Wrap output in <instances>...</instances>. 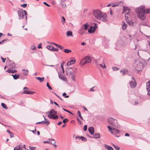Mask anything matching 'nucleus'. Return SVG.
Listing matches in <instances>:
<instances>
[{"label":"nucleus","instance_id":"obj_21","mask_svg":"<svg viewBox=\"0 0 150 150\" xmlns=\"http://www.w3.org/2000/svg\"><path fill=\"white\" fill-rule=\"evenodd\" d=\"M6 71L9 73H14L16 72L17 71L16 70H11L8 69Z\"/></svg>","mask_w":150,"mask_h":150},{"label":"nucleus","instance_id":"obj_17","mask_svg":"<svg viewBox=\"0 0 150 150\" xmlns=\"http://www.w3.org/2000/svg\"><path fill=\"white\" fill-rule=\"evenodd\" d=\"M122 29L123 30H125L127 26V24H126L124 22H122Z\"/></svg>","mask_w":150,"mask_h":150},{"label":"nucleus","instance_id":"obj_39","mask_svg":"<svg viewBox=\"0 0 150 150\" xmlns=\"http://www.w3.org/2000/svg\"><path fill=\"white\" fill-rule=\"evenodd\" d=\"M120 2H115L112 4V7L116 6H118L120 4Z\"/></svg>","mask_w":150,"mask_h":150},{"label":"nucleus","instance_id":"obj_1","mask_svg":"<svg viewBox=\"0 0 150 150\" xmlns=\"http://www.w3.org/2000/svg\"><path fill=\"white\" fill-rule=\"evenodd\" d=\"M135 11L137 13L138 18L141 20H144L146 19L144 13H150V8L145 10L144 7L141 6L135 9Z\"/></svg>","mask_w":150,"mask_h":150},{"label":"nucleus","instance_id":"obj_33","mask_svg":"<svg viewBox=\"0 0 150 150\" xmlns=\"http://www.w3.org/2000/svg\"><path fill=\"white\" fill-rule=\"evenodd\" d=\"M63 51L64 52L67 53H68L71 52V50L67 49H64Z\"/></svg>","mask_w":150,"mask_h":150},{"label":"nucleus","instance_id":"obj_57","mask_svg":"<svg viewBox=\"0 0 150 150\" xmlns=\"http://www.w3.org/2000/svg\"><path fill=\"white\" fill-rule=\"evenodd\" d=\"M112 69L114 71H116L117 69V68L116 67H112Z\"/></svg>","mask_w":150,"mask_h":150},{"label":"nucleus","instance_id":"obj_19","mask_svg":"<svg viewBox=\"0 0 150 150\" xmlns=\"http://www.w3.org/2000/svg\"><path fill=\"white\" fill-rule=\"evenodd\" d=\"M23 74L25 76H27L28 73L29 71L28 70H26L25 69H22Z\"/></svg>","mask_w":150,"mask_h":150},{"label":"nucleus","instance_id":"obj_34","mask_svg":"<svg viewBox=\"0 0 150 150\" xmlns=\"http://www.w3.org/2000/svg\"><path fill=\"white\" fill-rule=\"evenodd\" d=\"M7 132L10 134V136L11 138L13 137V134L10 132L9 129H7Z\"/></svg>","mask_w":150,"mask_h":150},{"label":"nucleus","instance_id":"obj_3","mask_svg":"<svg viewBox=\"0 0 150 150\" xmlns=\"http://www.w3.org/2000/svg\"><path fill=\"white\" fill-rule=\"evenodd\" d=\"M133 68L137 71H141L143 68L142 63L139 60L136 61L133 65Z\"/></svg>","mask_w":150,"mask_h":150},{"label":"nucleus","instance_id":"obj_30","mask_svg":"<svg viewBox=\"0 0 150 150\" xmlns=\"http://www.w3.org/2000/svg\"><path fill=\"white\" fill-rule=\"evenodd\" d=\"M82 26L85 30H87L89 26L88 25L87 23L82 25Z\"/></svg>","mask_w":150,"mask_h":150},{"label":"nucleus","instance_id":"obj_2","mask_svg":"<svg viewBox=\"0 0 150 150\" xmlns=\"http://www.w3.org/2000/svg\"><path fill=\"white\" fill-rule=\"evenodd\" d=\"M76 69L75 67H69L66 69V75L71 77L74 81H75V73Z\"/></svg>","mask_w":150,"mask_h":150},{"label":"nucleus","instance_id":"obj_28","mask_svg":"<svg viewBox=\"0 0 150 150\" xmlns=\"http://www.w3.org/2000/svg\"><path fill=\"white\" fill-rule=\"evenodd\" d=\"M67 37H69V36H73V35L72 32L71 31H68L67 33Z\"/></svg>","mask_w":150,"mask_h":150},{"label":"nucleus","instance_id":"obj_58","mask_svg":"<svg viewBox=\"0 0 150 150\" xmlns=\"http://www.w3.org/2000/svg\"><path fill=\"white\" fill-rule=\"evenodd\" d=\"M38 48H42L41 47V43H40L38 45Z\"/></svg>","mask_w":150,"mask_h":150},{"label":"nucleus","instance_id":"obj_48","mask_svg":"<svg viewBox=\"0 0 150 150\" xmlns=\"http://www.w3.org/2000/svg\"><path fill=\"white\" fill-rule=\"evenodd\" d=\"M58 49L55 48L53 47V48L52 49V51H53L57 52L58 51Z\"/></svg>","mask_w":150,"mask_h":150},{"label":"nucleus","instance_id":"obj_36","mask_svg":"<svg viewBox=\"0 0 150 150\" xmlns=\"http://www.w3.org/2000/svg\"><path fill=\"white\" fill-rule=\"evenodd\" d=\"M123 12H122V13L125 12H126V11H128V8L127 7L123 6Z\"/></svg>","mask_w":150,"mask_h":150},{"label":"nucleus","instance_id":"obj_12","mask_svg":"<svg viewBox=\"0 0 150 150\" xmlns=\"http://www.w3.org/2000/svg\"><path fill=\"white\" fill-rule=\"evenodd\" d=\"M146 89L148 92L147 94L149 96H150V82H147L146 83Z\"/></svg>","mask_w":150,"mask_h":150},{"label":"nucleus","instance_id":"obj_31","mask_svg":"<svg viewBox=\"0 0 150 150\" xmlns=\"http://www.w3.org/2000/svg\"><path fill=\"white\" fill-rule=\"evenodd\" d=\"M43 117L44 118L45 120V121H43V123L46 124L47 125H48L50 122L49 121H48L46 119L45 117H44V116H43Z\"/></svg>","mask_w":150,"mask_h":150},{"label":"nucleus","instance_id":"obj_64","mask_svg":"<svg viewBox=\"0 0 150 150\" xmlns=\"http://www.w3.org/2000/svg\"><path fill=\"white\" fill-rule=\"evenodd\" d=\"M32 132L33 133L35 134L36 132V129H35L34 130L32 131Z\"/></svg>","mask_w":150,"mask_h":150},{"label":"nucleus","instance_id":"obj_14","mask_svg":"<svg viewBox=\"0 0 150 150\" xmlns=\"http://www.w3.org/2000/svg\"><path fill=\"white\" fill-rule=\"evenodd\" d=\"M35 93V92L33 91H28L27 90H25L23 93L28 94H33Z\"/></svg>","mask_w":150,"mask_h":150},{"label":"nucleus","instance_id":"obj_41","mask_svg":"<svg viewBox=\"0 0 150 150\" xmlns=\"http://www.w3.org/2000/svg\"><path fill=\"white\" fill-rule=\"evenodd\" d=\"M68 121V120L67 118H65L63 120V122L64 123H66Z\"/></svg>","mask_w":150,"mask_h":150},{"label":"nucleus","instance_id":"obj_59","mask_svg":"<svg viewBox=\"0 0 150 150\" xmlns=\"http://www.w3.org/2000/svg\"><path fill=\"white\" fill-rule=\"evenodd\" d=\"M77 120L79 122H80V124H81V122H82L78 118H77Z\"/></svg>","mask_w":150,"mask_h":150},{"label":"nucleus","instance_id":"obj_53","mask_svg":"<svg viewBox=\"0 0 150 150\" xmlns=\"http://www.w3.org/2000/svg\"><path fill=\"white\" fill-rule=\"evenodd\" d=\"M79 32L81 35H83L85 33V32L84 31H79Z\"/></svg>","mask_w":150,"mask_h":150},{"label":"nucleus","instance_id":"obj_32","mask_svg":"<svg viewBox=\"0 0 150 150\" xmlns=\"http://www.w3.org/2000/svg\"><path fill=\"white\" fill-rule=\"evenodd\" d=\"M105 147L108 150H113V149L111 146L107 145L106 144L105 145Z\"/></svg>","mask_w":150,"mask_h":150},{"label":"nucleus","instance_id":"obj_46","mask_svg":"<svg viewBox=\"0 0 150 150\" xmlns=\"http://www.w3.org/2000/svg\"><path fill=\"white\" fill-rule=\"evenodd\" d=\"M57 47L59 48L60 49H63L64 47L63 46H61V45H59Z\"/></svg>","mask_w":150,"mask_h":150},{"label":"nucleus","instance_id":"obj_9","mask_svg":"<svg viewBox=\"0 0 150 150\" xmlns=\"http://www.w3.org/2000/svg\"><path fill=\"white\" fill-rule=\"evenodd\" d=\"M102 13L101 11L98 10L93 11V15L98 20L100 18V16Z\"/></svg>","mask_w":150,"mask_h":150},{"label":"nucleus","instance_id":"obj_52","mask_svg":"<svg viewBox=\"0 0 150 150\" xmlns=\"http://www.w3.org/2000/svg\"><path fill=\"white\" fill-rule=\"evenodd\" d=\"M61 4L63 7L65 8V7H66V4H65L62 3V2Z\"/></svg>","mask_w":150,"mask_h":150},{"label":"nucleus","instance_id":"obj_45","mask_svg":"<svg viewBox=\"0 0 150 150\" xmlns=\"http://www.w3.org/2000/svg\"><path fill=\"white\" fill-rule=\"evenodd\" d=\"M36 47L33 45L31 46V49L32 50H34L36 49Z\"/></svg>","mask_w":150,"mask_h":150},{"label":"nucleus","instance_id":"obj_40","mask_svg":"<svg viewBox=\"0 0 150 150\" xmlns=\"http://www.w3.org/2000/svg\"><path fill=\"white\" fill-rule=\"evenodd\" d=\"M129 14H128V13H126L125 15V19H126H126H129L128 18H129Z\"/></svg>","mask_w":150,"mask_h":150},{"label":"nucleus","instance_id":"obj_25","mask_svg":"<svg viewBox=\"0 0 150 150\" xmlns=\"http://www.w3.org/2000/svg\"><path fill=\"white\" fill-rule=\"evenodd\" d=\"M21 145H19L16 146L14 149V150H23L20 147Z\"/></svg>","mask_w":150,"mask_h":150},{"label":"nucleus","instance_id":"obj_51","mask_svg":"<svg viewBox=\"0 0 150 150\" xmlns=\"http://www.w3.org/2000/svg\"><path fill=\"white\" fill-rule=\"evenodd\" d=\"M27 4H24L22 5H21V6L23 8H25Z\"/></svg>","mask_w":150,"mask_h":150},{"label":"nucleus","instance_id":"obj_38","mask_svg":"<svg viewBox=\"0 0 150 150\" xmlns=\"http://www.w3.org/2000/svg\"><path fill=\"white\" fill-rule=\"evenodd\" d=\"M1 105L3 108L5 109H7L8 108L6 105L4 103H2L1 104Z\"/></svg>","mask_w":150,"mask_h":150},{"label":"nucleus","instance_id":"obj_5","mask_svg":"<svg viewBox=\"0 0 150 150\" xmlns=\"http://www.w3.org/2000/svg\"><path fill=\"white\" fill-rule=\"evenodd\" d=\"M18 15L19 17V19H23L24 18V16L25 17V20H27V13L25 10H23L22 9L18 10L17 11Z\"/></svg>","mask_w":150,"mask_h":150},{"label":"nucleus","instance_id":"obj_55","mask_svg":"<svg viewBox=\"0 0 150 150\" xmlns=\"http://www.w3.org/2000/svg\"><path fill=\"white\" fill-rule=\"evenodd\" d=\"M94 87H93L92 88H91L90 89V91H95V90H94L93 88H94Z\"/></svg>","mask_w":150,"mask_h":150},{"label":"nucleus","instance_id":"obj_27","mask_svg":"<svg viewBox=\"0 0 150 150\" xmlns=\"http://www.w3.org/2000/svg\"><path fill=\"white\" fill-rule=\"evenodd\" d=\"M35 78L36 79H37V80H39L40 82H43L44 81V77L40 78V77H35Z\"/></svg>","mask_w":150,"mask_h":150},{"label":"nucleus","instance_id":"obj_29","mask_svg":"<svg viewBox=\"0 0 150 150\" xmlns=\"http://www.w3.org/2000/svg\"><path fill=\"white\" fill-rule=\"evenodd\" d=\"M10 68L11 69L15 68L16 67V65L14 63L12 62L11 64L9 65Z\"/></svg>","mask_w":150,"mask_h":150},{"label":"nucleus","instance_id":"obj_18","mask_svg":"<svg viewBox=\"0 0 150 150\" xmlns=\"http://www.w3.org/2000/svg\"><path fill=\"white\" fill-rule=\"evenodd\" d=\"M76 139H77V138L80 139H81V140L82 141H86L87 140V139L86 138H85L83 136L80 137V136H77L76 137Z\"/></svg>","mask_w":150,"mask_h":150},{"label":"nucleus","instance_id":"obj_62","mask_svg":"<svg viewBox=\"0 0 150 150\" xmlns=\"http://www.w3.org/2000/svg\"><path fill=\"white\" fill-rule=\"evenodd\" d=\"M6 40H2V41H1L0 42V44H2L3 43V42L5 41H6Z\"/></svg>","mask_w":150,"mask_h":150},{"label":"nucleus","instance_id":"obj_44","mask_svg":"<svg viewBox=\"0 0 150 150\" xmlns=\"http://www.w3.org/2000/svg\"><path fill=\"white\" fill-rule=\"evenodd\" d=\"M85 30L84 28H83L82 25L80 29L79 30V31H84V30Z\"/></svg>","mask_w":150,"mask_h":150},{"label":"nucleus","instance_id":"obj_42","mask_svg":"<svg viewBox=\"0 0 150 150\" xmlns=\"http://www.w3.org/2000/svg\"><path fill=\"white\" fill-rule=\"evenodd\" d=\"M47 86L48 88L49 89L51 90L52 89V87L49 85V83H47Z\"/></svg>","mask_w":150,"mask_h":150},{"label":"nucleus","instance_id":"obj_10","mask_svg":"<svg viewBox=\"0 0 150 150\" xmlns=\"http://www.w3.org/2000/svg\"><path fill=\"white\" fill-rule=\"evenodd\" d=\"M100 16V18L98 19V20H101L104 22H106L107 21V16L106 14L104 13H102Z\"/></svg>","mask_w":150,"mask_h":150},{"label":"nucleus","instance_id":"obj_7","mask_svg":"<svg viewBox=\"0 0 150 150\" xmlns=\"http://www.w3.org/2000/svg\"><path fill=\"white\" fill-rule=\"evenodd\" d=\"M108 122L110 125L115 127L116 126V124H117V121L115 119L110 117L108 119Z\"/></svg>","mask_w":150,"mask_h":150},{"label":"nucleus","instance_id":"obj_22","mask_svg":"<svg viewBox=\"0 0 150 150\" xmlns=\"http://www.w3.org/2000/svg\"><path fill=\"white\" fill-rule=\"evenodd\" d=\"M126 22L130 25L133 26L134 23L132 21H130L129 19H126Z\"/></svg>","mask_w":150,"mask_h":150},{"label":"nucleus","instance_id":"obj_15","mask_svg":"<svg viewBox=\"0 0 150 150\" xmlns=\"http://www.w3.org/2000/svg\"><path fill=\"white\" fill-rule=\"evenodd\" d=\"M95 29L94 27L91 26L89 29L88 30V31L89 33H93L95 31Z\"/></svg>","mask_w":150,"mask_h":150},{"label":"nucleus","instance_id":"obj_6","mask_svg":"<svg viewBox=\"0 0 150 150\" xmlns=\"http://www.w3.org/2000/svg\"><path fill=\"white\" fill-rule=\"evenodd\" d=\"M57 112L54 110L52 109L49 112L48 117L50 119L54 120L57 119L58 118V116L56 115Z\"/></svg>","mask_w":150,"mask_h":150},{"label":"nucleus","instance_id":"obj_61","mask_svg":"<svg viewBox=\"0 0 150 150\" xmlns=\"http://www.w3.org/2000/svg\"><path fill=\"white\" fill-rule=\"evenodd\" d=\"M54 104L55 105H57L59 108L60 107H59V105L56 102H54Z\"/></svg>","mask_w":150,"mask_h":150},{"label":"nucleus","instance_id":"obj_16","mask_svg":"<svg viewBox=\"0 0 150 150\" xmlns=\"http://www.w3.org/2000/svg\"><path fill=\"white\" fill-rule=\"evenodd\" d=\"M88 130L90 133L93 135L94 134V129L93 127H90L88 128Z\"/></svg>","mask_w":150,"mask_h":150},{"label":"nucleus","instance_id":"obj_54","mask_svg":"<svg viewBox=\"0 0 150 150\" xmlns=\"http://www.w3.org/2000/svg\"><path fill=\"white\" fill-rule=\"evenodd\" d=\"M1 59L2 60V62H4L5 61V60L6 59V58H3L2 57H1Z\"/></svg>","mask_w":150,"mask_h":150},{"label":"nucleus","instance_id":"obj_43","mask_svg":"<svg viewBox=\"0 0 150 150\" xmlns=\"http://www.w3.org/2000/svg\"><path fill=\"white\" fill-rule=\"evenodd\" d=\"M114 146L115 149L117 150H119L120 149V148L117 146H115L113 144Z\"/></svg>","mask_w":150,"mask_h":150},{"label":"nucleus","instance_id":"obj_24","mask_svg":"<svg viewBox=\"0 0 150 150\" xmlns=\"http://www.w3.org/2000/svg\"><path fill=\"white\" fill-rule=\"evenodd\" d=\"M94 138L98 139L100 138V134L99 133H96L94 134Z\"/></svg>","mask_w":150,"mask_h":150},{"label":"nucleus","instance_id":"obj_60","mask_svg":"<svg viewBox=\"0 0 150 150\" xmlns=\"http://www.w3.org/2000/svg\"><path fill=\"white\" fill-rule=\"evenodd\" d=\"M77 114H78L79 116H80L81 115L80 112L78 110L77 112Z\"/></svg>","mask_w":150,"mask_h":150},{"label":"nucleus","instance_id":"obj_13","mask_svg":"<svg viewBox=\"0 0 150 150\" xmlns=\"http://www.w3.org/2000/svg\"><path fill=\"white\" fill-rule=\"evenodd\" d=\"M62 74V73L61 71L59 72L58 73V76L59 78L64 81H66L67 79L64 76L62 75L61 74Z\"/></svg>","mask_w":150,"mask_h":150},{"label":"nucleus","instance_id":"obj_49","mask_svg":"<svg viewBox=\"0 0 150 150\" xmlns=\"http://www.w3.org/2000/svg\"><path fill=\"white\" fill-rule=\"evenodd\" d=\"M83 129L84 131H86L87 129V125H85L83 127Z\"/></svg>","mask_w":150,"mask_h":150},{"label":"nucleus","instance_id":"obj_47","mask_svg":"<svg viewBox=\"0 0 150 150\" xmlns=\"http://www.w3.org/2000/svg\"><path fill=\"white\" fill-rule=\"evenodd\" d=\"M29 148L31 150H34L35 149V147H32L31 146H29Z\"/></svg>","mask_w":150,"mask_h":150},{"label":"nucleus","instance_id":"obj_26","mask_svg":"<svg viewBox=\"0 0 150 150\" xmlns=\"http://www.w3.org/2000/svg\"><path fill=\"white\" fill-rule=\"evenodd\" d=\"M11 76H13L14 79L15 80L18 79L19 76V74L17 75L16 74H15L14 75L12 74Z\"/></svg>","mask_w":150,"mask_h":150},{"label":"nucleus","instance_id":"obj_11","mask_svg":"<svg viewBox=\"0 0 150 150\" xmlns=\"http://www.w3.org/2000/svg\"><path fill=\"white\" fill-rule=\"evenodd\" d=\"M129 85L132 88H134L137 86V83L133 78H132V80L129 82Z\"/></svg>","mask_w":150,"mask_h":150},{"label":"nucleus","instance_id":"obj_4","mask_svg":"<svg viewBox=\"0 0 150 150\" xmlns=\"http://www.w3.org/2000/svg\"><path fill=\"white\" fill-rule=\"evenodd\" d=\"M92 61V59L90 56H87L83 58L80 62L79 64L81 66H83L87 63H91Z\"/></svg>","mask_w":150,"mask_h":150},{"label":"nucleus","instance_id":"obj_35","mask_svg":"<svg viewBox=\"0 0 150 150\" xmlns=\"http://www.w3.org/2000/svg\"><path fill=\"white\" fill-rule=\"evenodd\" d=\"M51 140L53 141V142H51V144H52V145H54V146L55 147H56L57 145L55 144L56 142L55 141V140L53 139H52L50 140Z\"/></svg>","mask_w":150,"mask_h":150},{"label":"nucleus","instance_id":"obj_56","mask_svg":"<svg viewBox=\"0 0 150 150\" xmlns=\"http://www.w3.org/2000/svg\"><path fill=\"white\" fill-rule=\"evenodd\" d=\"M43 4L45 5H46V6H48V7H50V5H49V4H48L47 3H46V2H43Z\"/></svg>","mask_w":150,"mask_h":150},{"label":"nucleus","instance_id":"obj_63","mask_svg":"<svg viewBox=\"0 0 150 150\" xmlns=\"http://www.w3.org/2000/svg\"><path fill=\"white\" fill-rule=\"evenodd\" d=\"M125 136H128V137H129V134L128 133H126L125 134Z\"/></svg>","mask_w":150,"mask_h":150},{"label":"nucleus","instance_id":"obj_23","mask_svg":"<svg viewBox=\"0 0 150 150\" xmlns=\"http://www.w3.org/2000/svg\"><path fill=\"white\" fill-rule=\"evenodd\" d=\"M120 71L121 72H122V74L123 75H125L126 74L127 72V70L126 69H124L123 70H120Z\"/></svg>","mask_w":150,"mask_h":150},{"label":"nucleus","instance_id":"obj_20","mask_svg":"<svg viewBox=\"0 0 150 150\" xmlns=\"http://www.w3.org/2000/svg\"><path fill=\"white\" fill-rule=\"evenodd\" d=\"M75 62V60L74 61L73 60H71L69 61L68 62H67V66H69L71 65L72 64H74Z\"/></svg>","mask_w":150,"mask_h":150},{"label":"nucleus","instance_id":"obj_8","mask_svg":"<svg viewBox=\"0 0 150 150\" xmlns=\"http://www.w3.org/2000/svg\"><path fill=\"white\" fill-rule=\"evenodd\" d=\"M107 127L108 128L109 130L112 134H119L120 133V131L119 130L117 129L114 128H112L109 125Z\"/></svg>","mask_w":150,"mask_h":150},{"label":"nucleus","instance_id":"obj_37","mask_svg":"<svg viewBox=\"0 0 150 150\" xmlns=\"http://www.w3.org/2000/svg\"><path fill=\"white\" fill-rule=\"evenodd\" d=\"M47 48L49 50H52L53 47L51 45H49L47 46Z\"/></svg>","mask_w":150,"mask_h":150},{"label":"nucleus","instance_id":"obj_50","mask_svg":"<svg viewBox=\"0 0 150 150\" xmlns=\"http://www.w3.org/2000/svg\"><path fill=\"white\" fill-rule=\"evenodd\" d=\"M63 110H64V111H66V112H68L69 113H70V114H72V113L70 111H69L67 110H66L64 108H63Z\"/></svg>","mask_w":150,"mask_h":150}]
</instances>
